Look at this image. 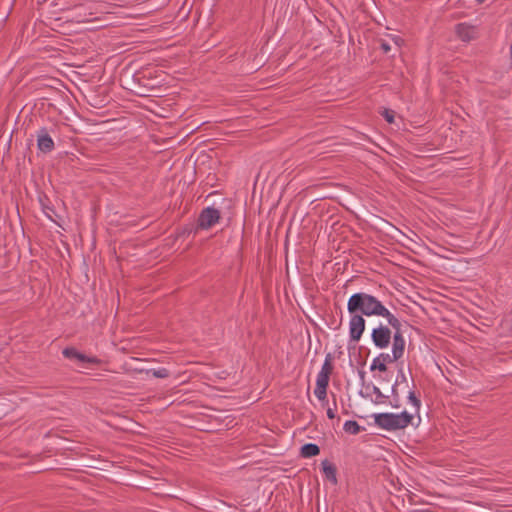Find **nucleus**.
<instances>
[{
    "mask_svg": "<svg viewBox=\"0 0 512 512\" xmlns=\"http://www.w3.org/2000/svg\"><path fill=\"white\" fill-rule=\"evenodd\" d=\"M408 400H409L410 403H412V405L416 409H419V407H420V400L416 397V395H415V393L413 391L409 392Z\"/></svg>",
    "mask_w": 512,
    "mask_h": 512,
    "instance_id": "a211bd4d",
    "label": "nucleus"
},
{
    "mask_svg": "<svg viewBox=\"0 0 512 512\" xmlns=\"http://www.w3.org/2000/svg\"><path fill=\"white\" fill-rule=\"evenodd\" d=\"M365 330V319L361 314H351L349 321V334L352 341H359Z\"/></svg>",
    "mask_w": 512,
    "mask_h": 512,
    "instance_id": "423d86ee",
    "label": "nucleus"
},
{
    "mask_svg": "<svg viewBox=\"0 0 512 512\" xmlns=\"http://www.w3.org/2000/svg\"><path fill=\"white\" fill-rule=\"evenodd\" d=\"M63 355L66 357V358H69V359H76L80 362H84V363H92V364H97L99 363V360L96 358V357H88L82 353H80L78 350H76L74 347H67L63 350Z\"/></svg>",
    "mask_w": 512,
    "mask_h": 512,
    "instance_id": "6e6552de",
    "label": "nucleus"
},
{
    "mask_svg": "<svg viewBox=\"0 0 512 512\" xmlns=\"http://www.w3.org/2000/svg\"><path fill=\"white\" fill-rule=\"evenodd\" d=\"M220 220V211L213 207L203 209L198 217V227L200 229H209Z\"/></svg>",
    "mask_w": 512,
    "mask_h": 512,
    "instance_id": "39448f33",
    "label": "nucleus"
},
{
    "mask_svg": "<svg viewBox=\"0 0 512 512\" xmlns=\"http://www.w3.org/2000/svg\"><path fill=\"white\" fill-rule=\"evenodd\" d=\"M392 393H393L394 399H396L397 401H399L398 393H397V389H396V386H395V385H394V386H393V388H392Z\"/></svg>",
    "mask_w": 512,
    "mask_h": 512,
    "instance_id": "5701e85b",
    "label": "nucleus"
},
{
    "mask_svg": "<svg viewBox=\"0 0 512 512\" xmlns=\"http://www.w3.org/2000/svg\"><path fill=\"white\" fill-rule=\"evenodd\" d=\"M371 371L379 370L380 372L387 371V366L384 362L380 360V358H375L370 367Z\"/></svg>",
    "mask_w": 512,
    "mask_h": 512,
    "instance_id": "2eb2a0df",
    "label": "nucleus"
},
{
    "mask_svg": "<svg viewBox=\"0 0 512 512\" xmlns=\"http://www.w3.org/2000/svg\"><path fill=\"white\" fill-rule=\"evenodd\" d=\"M382 49L385 51V52H388L390 50V46L386 43H383L381 45Z\"/></svg>",
    "mask_w": 512,
    "mask_h": 512,
    "instance_id": "b1692460",
    "label": "nucleus"
},
{
    "mask_svg": "<svg viewBox=\"0 0 512 512\" xmlns=\"http://www.w3.org/2000/svg\"><path fill=\"white\" fill-rule=\"evenodd\" d=\"M343 429L346 433H349L351 435H357L362 430H364L363 427H361L356 421L348 420L344 423Z\"/></svg>",
    "mask_w": 512,
    "mask_h": 512,
    "instance_id": "f8f14e48",
    "label": "nucleus"
},
{
    "mask_svg": "<svg viewBox=\"0 0 512 512\" xmlns=\"http://www.w3.org/2000/svg\"><path fill=\"white\" fill-rule=\"evenodd\" d=\"M321 465H322V471L325 474V477L333 484H336L337 483L336 467L332 463H330L328 460L322 461Z\"/></svg>",
    "mask_w": 512,
    "mask_h": 512,
    "instance_id": "9d476101",
    "label": "nucleus"
},
{
    "mask_svg": "<svg viewBox=\"0 0 512 512\" xmlns=\"http://www.w3.org/2000/svg\"><path fill=\"white\" fill-rule=\"evenodd\" d=\"M476 1H477V3L481 4V3H483L485 0H476Z\"/></svg>",
    "mask_w": 512,
    "mask_h": 512,
    "instance_id": "bb28decb",
    "label": "nucleus"
},
{
    "mask_svg": "<svg viewBox=\"0 0 512 512\" xmlns=\"http://www.w3.org/2000/svg\"><path fill=\"white\" fill-rule=\"evenodd\" d=\"M456 33L461 40L467 42L474 38L475 29L470 25L460 23L456 26Z\"/></svg>",
    "mask_w": 512,
    "mask_h": 512,
    "instance_id": "1a4fd4ad",
    "label": "nucleus"
},
{
    "mask_svg": "<svg viewBox=\"0 0 512 512\" xmlns=\"http://www.w3.org/2000/svg\"><path fill=\"white\" fill-rule=\"evenodd\" d=\"M329 378H330V375L319 372L317 375L316 385L328 387Z\"/></svg>",
    "mask_w": 512,
    "mask_h": 512,
    "instance_id": "dca6fc26",
    "label": "nucleus"
},
{
    "mask_svg": "<svg viewBox=\"0 0 512 512\" xmlns=\"http://www.w3.org/2000/svg\"><path fill=\"white\" fill-rule=\"evenodd\" d=\"M147 373H151L156 378H167L170 375L168 369L166 368L151 369L148 370Z\"/></svg>",
    "mask_w": 512,
    "mask_h": 512,
    "instance_id": "4468645a",
    "label": "nucleus"
},
{
    "mask_svg": "<svg viewBox=\"0 0 512 512\" xmlns=\"http://www.w3.org/2000/svg\"><path fill=\"white\" fill-rule=\"evenodd\" d=\"M347 310L350 314L358 313L362 316H381L388 323H394L393 314L375 296L358 292L350 296L347 302Z\"/></svg>",
    "mask_w": 512,
    "mask_h": 512,
    "instance_id": "f257e3e1",
    "label": "nucleus"
},
{
    "mask_svg": "<svg viewBox=\"0 0 512 512\" xmlns=\"http://www.w3.org/2000/svg\"><path fill=\"white\" fill-rule=\"evenodd\" d=\"M332 370H333L332 356H331V354H327L325 357V361L322 365L320 373L330 375L332 373Z\"/></svg>",
    "mask_w": 512,
    "mask_h": 512,
    "instance_id": "ddd939ff",
    "label": "nucleus"
},
{
    "mask_svg": "<svg viewBox=\"0 0 512 512\" xmlns=\"http://www.w3.org/2000/svg\"><path fill=\"white\" fill-rule=\"evenodd\" d=\"M395 401L396 402H394L393 406L397 408V407H399V404H398V401L396 399H395Z\"/></svg>",
    "mask_w": 512,
    "mask_h": 512,
    "instance_id": "a878e982",
    "label": "nucleus"
},
{
    "mask_svg": "<svg viewBox=\"0 0 512 512\" xmlns=\"http://www.w3.org/2000/svg\"><path fill=\"white\" fill-rule=\"evenodd\" d=\"M320 453V448L314 443H307L301 448V456L304 458H310Z\"/></svg>",
    "mask_w": 512,
    "mask_h": 512,
    "instance_id": "9b49d317",
    "label": "nucleus"
},
{
    "mask_svg": "<svg viewBox=\"0 0 512 512\" xmlns=\"http://www.w3.org/2000/svg\"><path fill=\"white\" fill-rule=\"evenodd\" d=\"M377 358H380L382 362L385 364L395 362L396 360H392V356L388 353H381Z\"/></svg>",
    "mask_w": 512,
    "mask_h": 512,
    "instance_id": "412c9836",
    "label": "nucleus"
},
{
    "mask_svg": "<svg viewBox=\"0 0 512 512\" xmlns=\"http://www.w3.org/2000/svg\"><path fill=\"white\" fill-rule=\"evenodd\" d=\"M393 319L396 321L394 323H388L391 328L394 330L393 332V343H392V360H399L402 358L405 350V339L402 332V324L400 320L394 315Z\"/></svg>",
    "mask_w": 512,
    "mask_h": 512,
    "instance_id": "7ed1b4c3",
    "label": "nucleus"
},
{
    "mask_svg": "<svg viewBox=\"0 0 512 512\" xmlns=\"http://www.w3.org/2000/svg\"><path fill=\"white\" fill-rule=\"evenodd\" d=\"M371 338L377 348H387L392 339V330L387 326L380 325L373 329Z\"/></svg>",
    "mask_w": 512,
    "mask_h": 512,
    "instance_id": "20e7f679",
    "label": "nucleus"
},
{
    "mask_svg": "<svg viewBox=\"0 0 512 512\" xmlns=\"http://www.w3.org/2000/svg\"><path fill=\"white\" fill-rule=\"evenodd\" d=\"M327 416H328L329 419H334L335 418V414H334V412H333V410L331 408H329L327 410Z\"/></svg>",
    "mask_w": 512,
    "mask_h": 512,
    "instance_id": "4be33fe9",
    "label": "nucleus"
},
{
    "mask_svg": "<svg viewBox=\"0 0 512 512\" xmlns=\"http://www.w3.org/2000/svg\"><path fill=\"white\" fill-rule=\"evenodd\" d=\"M37 147L43 153H49L54 149V141L46 128L37 131Z\"/></svg>",
    "mask_w": 512,
    "mask_h": 512,
    "instance_id": "0eeeda50",
    "label": "nucleus"
},
{
    "mask_svg": "<svg viewBox=\"0 0 512 512\" xmlns=\"http://www.w3.org/2000/svg\"><path fill=\"white\" fill-rule=\"evenodd\" d=\"M394 111L393 110H390V109H385L382 113L383 117L385 118V120L388 122V123H393L394 122Z\"/></svg>",
    "mask_w": 512,
    "mask_h": 512,
    "instance_id": "aec40b11",
    "label": "nucleus"
},
{
    "mask_svg": "<svg viewBox=\"0 0 512 512\" xmlns=\"http://www.w3.org/2000/svg\"><path fill=\"white\" fill-rule=\"evenodd\" d=\"M373 393L376 396L375 403H383V399L385 396L382 394L381 390L377 386H373Z\"/></svg>",
    "mask_w": 512,
    "mask_h": 512,
    "instance_id": "6ab92c4d",
    "label": "nucleus"
},
{
    "mask_svg": "<svg viewBox=\"0 0 512 512\" xmlns=\"http://www.w3.org/2000/svg\"><path fill=\"white\" fill-rule=\"evenodd\" d=\"M399 373H400V376H401V380H405V379H406V377H405V375H404L403 371H402V370H400V371H399Z\"/></svg>",
    "mask_w": 512,
    "mask_h": 512,
    "instance_id": "393cba45",
    "label": "nucleus"
},
{
    "mask_svg": "<svg viewBox=\"0 0 512 512\" xmlns=\"http://www.w3.org/2000/svg\"><path fill=\"white\" fill-rule=\"evenodd\" d=\"M412 419L413 416L406 411L400 414L379 413L374 415L375 424L388 431L404 429L411 423Z\"/></svg>",
    "mask_w": 512,
    "mask_h": 512,
    "instance_id": "f03ea898",
    "label": "nucleus"
},
{
    "mask_svg": "<svg viewBox=\"0 0 512 512\" xmlns=\"http://www.w3.org/2000/svg\"><path fill=\"white\" fill-rule=\"evenodd\" d=\"M315 396L320 400L323 401L326 399L327 396V387L325 386H317L314 390Z\"/></svg>",
    "mask_w": 512,
    "mask_h": 512,
    "instance_id": "f3484780",
    "label": "nucleus"
}]
</instances>
